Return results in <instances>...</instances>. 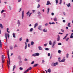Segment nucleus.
<instances>
[{"instance_id":"obj_7","label":"nucleus","mask_w":73,"mask_h":73,"mask_svg":"<svg viewBox=\"0 0 73 73\" xmlns=\"http://www.w3.org/2000/svg\"><path fill=\"white\" fill-rule=\"evenodd\" d=\"M24 11L23 10L22 12V19H24Z\"/></svg>"},{"instance_id":"obj_53","label":"nucleus","mask_w":73,"mask_h":73,"mask_svg":"<svg viewBox=\"0 0 73 73\" xmlns=\"http://www.w3.org/2000/svg\"><path fill=\"white\" fill-rule=\"evenodd\" d=\"M9 8L10 10H11V9H12V7H11V6H9Z\"/></svg>"},{"instance_id":"obj_37","label":"nucleus","mask_w":73,"mask_h":73,"mask_svg":"<svg viewBox=\"0 0 73 73\" xmlns=\"http://www.w3.org/2000/svg\"><path fill=\"white\" fill-rule=\"evenodd\" d=\"M7 38H9V33H8L7 34Z\"/></svg>"},{"instance_id":"obj_46","label":"nucleus","mask_w":73,"mask_h":73,"mask_svg":"<svg viewBox=\"0 0 73 73\" xmlns=\"http://www.w3.org/2000/svg\"><path fill=\"white\" fill-rule=\"evenodd\" d=\"M24 61H28V59L27 58H25Z\"/></svg>"},{"instance_id":"obj_19","label":"nucleus","mask_w":73,"mask_h":73,"mask_svg":"<svg viewBox=\"0 0 73 73\" xmlns=\"http://www.w3.org/2000/svg\"><path fill=\"white\" fill-rule=\"evenodd\" d=\"M66 59H62V60H61L60 61L61 62H65V61Z\"/></svg>"},{"instance_id":"obj_22","label":"nucleus","mask_w":73,"mask_h":73,"mask_svg":"<svg viewBox=\"0 0 73 73\" xmlns=\"http://www.w3.org/2000/svg\"><path fill=\"white\" fill-rule=\"evenodd\" d=\"M68 26L69 27H71V26L70 25V23H69L68 24Z\"/></svg>"},{"instance_id":"obj_24","label":"nucleus","mask_w":73,"mask_h":73,"mask_svg":"<svg viewBox=\"0 0 73 73\" xmlns=\"http://www.w3.org/2000/svg\"><path fill=\"white\" fill-rule=\"evenodd\" d=\"M0 28H1V29H3V25H2V24H0Z\"/></svg>"},{"instance_id":"obj_17","label":"nucleus","mask_w":73,"mask_h":73,"mask_svg":"<svg viewBox=\"0 0 73 73\" xmlns=\"http://www.w3.org/2000/svg\"><path fill=\"white\" fill-rule=\"evenodd\" d=\"M38 23H37L35 24L34 26V28H35L37 26H38Z\"/></svg>"},{"instance_id":"obj_49","label":"nucleus","mask_w":73,"mask_h":73,"mask_svg":"<svg viewBox=\"0 0 73 73\" xmlns=\"http://www.w3.org/2000/svg\"><path fill=\"white\" fill-rule=\"evenodd\" d=\"M58 45H62V44L61 43H58Z\"/></svg>"},{"instance_id":"obj_3","label":"nucleus","mask_w":73,"mask_h":73,"mask_svg":"<svg viewBox=\"0 0 73 73\" xmlns=\"http://www.w3.org/2000/svg\"><path fill=\"white\" fill-rule=\"evenodd\" d=\"M32 13H29V11H28L26 13L27 16H29V17H30V16H31V15H32Z\"/></svg>"},{"instance_id":"obj_45","label":"nucleus","mask_w":73,"mask_h":73,"mask_svg":"<svg viewBox=\"0 0 73 73\" xmlns=\"http://www.w3.org/2000/svg\"><path fill=\"white\" fill-rule=\"evenodd\" d=\"M4 12V10H2V11H1V13H3V12Z\"/></svg>"},{"instance_id":"obj_20","label":"nucleus","mask_w":73,"mask_h":73,"mask_svg":"<svg viewBox=\"0 0 73 73\" xmlns=\"http://www.w3.org/2000/svg\"><path fill=\"white\" fill-rule=\"evenodd\" d=\"M44 32H47V29H44L43 30Z\"/></svg>"},{"instance_id":"obj_36","label":"nucleus","mask_w":73,"mask_h":73,"mask_svg":"<svg viewBox=\"0 0 73 73\" xmlns=\"http://www.w3.org/2000/svg\"><path fill=\"white\" fill-rule=\"evenodd\" d=\"M61 3H62V0H60L59 4L61 5Z\"/></svg>"},{"instance_id":"obj_34","label":"nucleus","mask_w":73,"mask_h":73,"mask_svg":"<svg viewBox=\"0 0 73 73\" xmlns=\"http://www.w3.org/2000/svg\"><path fill=\"white\" fill-rule=\"evenodd\" d=\"M56 1V4H58V0H55Z\"/></svg>"},{"instance_id":"obj_64","label":"nucleus","mask_w":73,"mask_h":73,"mask_svg":"<svg viewBox=\"0 0 73 73\" xmlns=\"http://www.w3.org/2000/svg\"><path fill=\"white\" fill-rule=\"evenodd\" d=\"M51 15L52 16H54V13H51Z\"/></svg>"},{"instance_id":"obj_5","label":"nucleus","mask_w":73,"mask_h":73,"mask_svg":"<svg viewBox=\"0 0 73 73\" xmlns=\"http://www.w3.org/2000/svg\"><path fill=\"white\" fill-rule=\"evenodd\" d=\"M4 56L3 55L2 56V63H4Z\"/></svg>"},{"instance_id":"obj_33","label":"nucleus","mask_w":73,"mask_h":73,"mask_svg":"<svg viewBox=\"0 0 73 73\" xmlns=\"http://www.w3.org/2000/svg\"><path fill=\"white\" fill-rule=\"evenodd\" d=\"M66 57L67 58H68L69 57V54H67L66 55Z\"/></svg>"},{"instance_id":"obj_12","label":"nucleus","mask_w":73,"mask_h":73,"mask_svg":"<svg viewBox=\"0 0 73 73\" xmlns=\"http://www.w3.org/2000/svg\"><path fill=\"white\" fill-rule=\"evenodd\" d=\"M38 49L40 50H42V47L40 46H39L38 47Z\"/></svg>"},{"instance_id":"obj_23","label":"nucleus","mask_w":73,"mask_h":73,"mask_svg":"<svg viewBox=\"0 0 73 73\" xmlns=\"http://www.w3.org/2000/svg\"><path fill=\"white\" fill-rule=\"evenodd\" d=\"M0 46L1 48V47H2V44L1 43V40H0Z\"/></svg>"},{"instance_id":"obj_39","label":"nucleus","mask_w":73,"mask_h":73,"mask_svg":"<svg viewBox=\"0 0 73 73\" xmlns=\"http://www.w3.org/2000/svg\"><path fill=\"white\" fill-rule=\"evenodd\" d=\"M19 69H20L21 70H23V68H22V67H20Z\"/></svg>"},{"instance_id":"obj_29","label":"nucleus","mask_w":73,"mask_h":73,"mask_svg":"<svg viewBox=\"0 0 73 73\" xmlns=\"http://www.w3.org/2000/svg\"><path fill=\"white\" fill-rule=\"evenodd\" d=\"M48 72H49V73H50V72H51V70H50V69L49 68L48 70Z\"/></svg>"},{"instance_id":"obj_2","label":"nucleus","mask_w":73,"mask_h":73,"mask_svg":"<svg viewBox=\"0 0 73 73\" xmlns=\"http://www.w3.org/2000/svg\"><path fill=\"white\" fill-rule=\"evenodd\" d=\"M32 68L31 67H30L29 68H28L23 73H27V72H28V71L29 70H31Z\"/></svg>"},{"instance_id":"obj_60","label":"nucleus","mask_w":73,"mask_h":73,"mask_svg":"<svg viewBox=\"0 0 73 73\" xmlns=\"http://www.w3.org/2000/svg\"><path fill=\"white\" fill-rule=\"evenodd\" d=\"M38 14L39 15H41V13H40V12H38Z\"/></svg>"},{"instance_id":"obj_13","label":"nucleus","mask_w":73,"mask_h":73,"mask_svg":"<svg viewBox=\"0 0 73 73\" xmlns=\"http://www.w3.org/2000/svg\"><path fill=\"white\" fill-rule=\"evenodd\" d=\"M58 63L57 62H56L55 63H54V66H56L57 65H58Z\"/></svg>"},{"instance_id":"obj_10","label":"nucleus","mask_w":73,"mask_h":73,"mask_svg":"<svg viewBox=\"0 0 73 73\" xmlns=\"http://www.w3.org/2000/svg\"><path fill=\"white\" fill-rule=\"evenodd\" d=\"M46 5H51V3H50V1H47V3L46 4Z\"/></svg>"},{"instance_id":"obj_6","label":"nucleus","mask_w":73,"mask_h":73,"mask_svg":"<svg viewBox=\"0 0 73 73\" xmlns=\"http://www.w3.org/2000/svg\"><path fill=\"white\" fill-rule=\"evenodd\" d=\"M17 24H18V27H19L20 25H21V23H20V21H19V20H18L17 21Z\"/></svg>"},{"instance_id":"obj_32","label":"nucleus","mask_w":73,"mask_h":73,"mask_svg":"<svg viewBox=\"0 0 73 73\" xmlns=\"http://www.w3.org/2000/svg\"><path fill=\"white\" fill-rule=\"evenodd\" d=\"M49 44L50 45H52V41L51 40L49 41Z\"/></svg>"},{"instance_id":"obj_4","label":"nucleus","mask_w":73,"mask_h":73,"mask_svg":"<svg viewBox=\"0 0 73 73\" xmlns=\"http://www.w3.org/2000/svg\"><path fill=\"white\" fill-rule=\"evenodd\" d=\"M32 56L33 57H36V56H39V53H36L32 54Z\"/></svg>"},{"instance_id":"obj_61","label":"nucleus","mask_w":73,"mask_h":73,"mask_svg":"<svg viewBox=\"0 0 73 73\" xmlns=\"http://www.w3.org/2000/svg\"><path fill=\"white\" fill-rule=\"evenodd\" d=\"M21 8H20L19 9V12H21Z\"/></svg>"},{"instance_id":"obj_47","label":"nucleus","mask_w":73,"mask_h":73,"mask_svg":"<svg viewBox=\"0 0 73 73\" xmlns=\"http://www.w3.org/2000/svg\"><path fill=\"white\" fill-rule=\"evenodd\" d=\"M58 59L59 61V62H60V61H60V60H61V59H60V57L59 58H58Z\"/></svg>"},{"instance_id":"obj_55","label":"nucleus","mask_w":73,"mask_h":73,"mask_svg":"<svg viewBox=\"0 0 73 73\" xmlns=\"http://www.w3.org/2000/svg\"><path fill=\"white\" fill-rule=\"evenodd\" d=\"M34 63H35V62L33 61L31 63V64H32H32H33Z\"/></svg>"},{"instance_id":"obj_8","label":"nucleus","mask_w":73,"mask_h":73,"mask_svg":"<svg viewBox=\"0 0 73 73\" xmlns=\"http://www.w3.org/2000/svg\"><path fill=\"white\" fill-rule=\"evenodd\" d=\"M19 66H21V65H23V62H22L21 60L19 61Z\"/></svg>"},{"instance_id":"obj_48","label":"nucleus","mask_w":73,"mask_h":73,"mask_svg":"<svg viewBox=\"0 0 73 73\" xmlns=\"http://www.w3.org/2000/svg\"><path fill=\"white\" fill-rule=\"evenodd\" d=\"M41 0H36V2H37L38 3H39L40 1Z\"/></svg>"},{"instance_id":"obj_42","label":"nucleus","mask_w":73,"mask_h":73,"mask_svg":"<svg viewBox=\"0 0 73 73\" xmlns=\"http://www.w3.org/2000/svg\"><path fill=\"white\" fill-rule=\"evenodd\" d=\"M47 45H48V44L46 43V44H44V46H46Z\"/></svg>"},{"instance_id":"obj_9","label":"nucleus","mask_w":73,"mask_h":73,"mask_svg":"<svg viewBox=\"0 0 73 73\" xmlns=\"http://www.w3.org/2000/svg\"><path fill=\"white\" fill-rule=\"evenodd\" d=\"M58 38L57 39V41H60V36L59 35H58Z\"/></svg>"},{"instance_id":"obj_14","label":"nucleus","mask_w":73,"mask_h":73,"mask_svg":"<svg viewBox=\"0 0 73 73\" xmlns=\"http://www.w3.org/2000/svg\"><path fill=\"white\" fill-rule=\"evenodd\" d=\"M56 44V41H54L53 42V43H52V47L53 48L54 47V45Z\"/></svg>"},{"instance_id":"obj_30","label":"nucleus","mask_w":73,"mask_h":73,"mask_svg":"<svg viewBox=\"0 0 73 73\" xmlns=\"http://www.w3.org/2000/svg\"><path fill=\"white\" fill-rule=\"evenodd\" d=\"M47 10H48V12H47V14H49V10H50V9L49 8H48L47 9Z\"/></svg>"},{"instance_id":"obj_40","label":"nucleus","mask_w":73,"mask_h":73,"mask_svg":"<svg viewBox=\"0 0 73 73\" xmlns=\"http://www.w3.org/2000/svg\"><path fill=\"white\" fill-rule=\"evenodd\" d=\"M18 58L19 60H21V56H19L18 57Z\"/></svg>"},{"instance_id":"obj_18","label":"nucleus","mask_w":73,"mask_h":73,"mask_svg":"<svg viewBox=\"0 0 73 73\" xmlns=\"http://www.w3.org/2000/svg\"><path fill=\"white\" fill-rule=\"evenodd\" d=\"M53 20L54 21L56 22L57 21V18L55 17L53 19Z\"/></svg>"},{"instance_id":"obj_63","label":"nucleus","mask_w":73,"mask_h":73,"mask_svg":"<svg viewBox=\"0 0 73 73\" xmlns=\"http://www.w3.org/2000/svg\"><path fill=\"white\" fill-rule=\"evenodd\" d=\"M66 21H65V20H63V23H65Z\"/></svg>"},{"instance_id":"obj_57","label":"nucleus","mask_w":73,"mask_h":73,"mask_svg":"<svg viewBox=\"0 0 73 73\" xmlns=\"http://www.w3.org/2000/svg\"><path fill=\"white\" fill-rule=\"evenodd\" d=\"M51 65L52 66H54V63H52L51 64Z\"/></svg>"},{"instance_id":"obj_59","label":"nucleus","mask_w":73,"mask_h":73,"mask_svg":"<svg viewBox=\"0 0 73 73\" xmlns=\"http://www.w3.org/2000/svg\"><path fill=\"white\" fill-rule=\"evenodd\" d=\"M22 37L20 38V39H19V41H22Z\"/></svg>"},{"instance_id":"obj_26","label":"nucleus","mask_w":73,"mask_h":73,"mask_svg":"<svg viewBox=\"0 0 73 73\" xmlns=\"http://www.w3.org/2000/svg\"><path fill=\"white\" fill-rule=\"evenodd\" d=\"M15 68H16V65H14L13 66V71L15 69Z\"/></svg>"},{"instance_id":"obj_15","label":"nucleus","mask_w":73,"mask_h":73,"mask_svg":"<svg viewBox=\"0 0 73 73\" xmlns=\"http://www.w3.org/2000/svg\"><path fill=\"white\" fill-rule=\"evenodd\" d=\"M7 33H5V37L6 38V40L7 41H7H8V40L7 39Z\"/></svg>"},{"instance_id":"obj_54","label":"nucleus","mask_w":73,"mask_h":73,"mask_svg":"<svg viewBox=\"0 0 73 73\" xmlns=\"http://www.w3.org/2000/svg\"><path fill=\"white\" fill-rule=\"evenodd\" d=\"M26 42H29V39H27L26 40Z\"/></svg>"},{"instance_id":"obj_35","label":"nucleus","mask_w":73,"mask_h":73,"mask_svg":"<svg viewBox=\"0 0 73 73\" xmlns=\"http://www.w3.org/2000/svg\"><path fill=\"white\" fill-rule=\"evenodd\" d=\"M40 7V5L38 4L37 6V8H39Z\"/></svg>"},{"instance_id":"obj_50","label":"nucleus","mask_w":73,"mask_h":73,"mask_svg":"<svg viewBox=\"0 0 73 73\" xmlns=\"http://www.w3.org/2000/svg\"><path fill=\"white\" fill-rule=\"evenodd\" d=\"M70 38H73V35H71L70 37Z\"/></svg>"},{"instance_id":"obj_52","label":"nucleus","mask_w":73,"mask_h":73,"mask_svg":"<svg viewBox=\"0 0 73 73\" xmlns=\"http://www.w3.org/2000/svg\"><path fill=\"white\" fill-rule=\"evenodd\" d=\"M46 50H49V48H45Z\"/></svg>"},{"instance_id":"obj_44","label":"nucleus","mask_w":73,"mask_h":73,"mask_svg":"<svg viewBox=\"0 0 73 73\" xmlns=\"http://www.w3.org/2000/svg\"><path fill=\"white\" fill-rule=\"evenodd\" d=\"M66 37L65 36L63 38V40H65L66 38Z\"/></svg>"},{"instance_id":"obj_43","label":"nucleus","mask_w":73,"mask_h":73,"mask_svg":"<svg viewBox=\"0 0 73 73\" xmlns=\"http://www.w3.org/2000/svg\"><path fill=\"white\" fill-rule=\"evenodd\" d=\"M14 48H17V44L15 45Z\"/></svg>"},{"instance_id":"obj_27","label":"nucleus","mask_w":73,"mask_h":73,"mask_svg":"<svg viewBox=\"0 0 73 73\" xmlns=\"http://www.w3.org/2000/svg\"><path fill=\"white\" fill-rule=\"evenodd\" d=\"M8 31H9V29L8 28H7V33H10V32Z\"/></svg>"},{"instance_id":"obj_21","label":"nucleus","mask_w":73,"mask_h":73,"mask_svg":"<svg viewBox=\"0 0 73 73\" xmlns=\"http://www.w3.org/2000/svg\"><path fill=\"white\" fill-rule=\"evenodd\" d=\"M38 64H34V66H33V67H36L37 66H38Z\"/></svg>"},{"instance_id":"obj_51","label":"nucleus","mask_w":73,"mask_h":73,"mask_svg":"<svg viewBox=\"0 0 73 73\" xmlns=\"http://www.w3.org/2000/svg\"><path fill=\"white\" fill-rule=\"evenodd\" d=\"M69 40V38H67L66 39V41H68Z\"/></svg>"},{"instance_id":"obj_62","label":"nucleus","mask_w":73,"mask_h":73,"mask_svg":"<svg viewBox=\"0 0 73 73\" xmlns=\"http://www.w3.org/2000/svg\"><path fill=\"white\" fill-rule=\"evenodd\" d=\"M58 52L59 53H61V50H58Z\"/></svg>"},{"instance_id":"obj_25","label":"nucleus","mask_w":73,"mask_h":73,"mask_svg":"<svg viewBox=\"0 0 73 73\" xmlns=\"http://www.w3.org/2000/svg\"><path fill=\"white\" fill-rule=\"evenodd\" d=\"M34 44H35V43H34V42H33V41H32L31 42V45H34Z\"/></svg>"},{"instance_id":"obj_56","label":"nucleus","mask_w":73,"mask_h":73,"mask_svg":"<svg viewBox=\"0 0 73 73\" xmlns=\"http://www.w3.org/2000/svg\"><path fill=\"white\" fill-rule=\"evenodd\" d=\"M52 58V55H51L50 57V59H51Z\"/></svg>"},{"instance_id":"obj_31","label":"nucleus","mask_w":73,"mask_h":73,"mask_svg":"<svg viewBox=\"0 0 73 73\" xmlns=\"http://www.w3.org/2000/svg\"><path fill=\"white\" fill-rule=\"evenodd\" d=\"M3 17L4 18H5V17H6V15L5 14H4L3 15Z\"/></svg>"},{"instance_id":"obj_58","label":"nucleus","mask_w":73,"mask_h":73,"mask_svg":"<svg viewBox=\"0 0 73 73\" xmlns=\"http://www.w3.org/2000/svg\"><path fill=\"white\" fill-rule=\"evenodd\" d=\"M27 45H25V49H27Z\"/></svg>"},{"instance_id":"obj_38","label":"nucleus","mask_w":73,"mask_h":73,"mask_svg":"<svg viewBox=\"0 0 73 73\" xmlns=\"http://www.w3.org/2000/svg\"><path fill=\"white\" fill-rule=\"evenodd\" d=\"M10 49L11 50H12L13 49V46H11L10 47Z\"/></svg>"},{"instance_id":"obj_16","label":"nucleus","mask_w":73,"mask_h":73,"mask_svg":"<svg viewBox=\"0 0 73 73\" xmlns=\"http://www.w3.org/2000/svg\"><path fill=\"white\" fill-rule=\"evenodd\" d=\"M13 37L14 38H16V34H15V33H13Z\"/></svg>"},{"instance_id":"obj_11","label":"nucleus","mask_w":73,"mask_h":73,"mask_svg":"<svg viewBox=\"0 0 73 73\" xmlns=\"http://www.w3.org/2000/svg\"><path fill=\"white\" fill-rule=\"evenodd\" d=\"M41 27H42V26L41 25H40L38 27V29H39V30H40V31H41L42 30L41 29Z\"/></svg>"},{"instance_id":"obj_41","label":"nucleus","mask_w":73,"mask_h":73,"mask_svg":"<svg viewBox=\"0 0 73 73\" xmlns=\"http://www.w3.org/2000/svg\"><path fill=\"white\" fill-rule=\"evenodd\" d=\"M70 6V3H69L68 5H67V7H69Z\"/></svg>"},{"instance_id":"obj_28","label":"nucleus","mask_w":73,"mask_h":73,"mask_svg":"<svg viewBox=\"0 0 73 73\" xmlns=\"http://www.w3.org/2000/svg\"><path fill=\"white\" fill-rule=\"evenodd\" d=\"M33 30V28H31L30 29V32H32Z\"/></svg>"},{"instance_id":"obj_1","label":"nucleus","mask_w":73,"mask_h":73,"mask_svg":"<svg viewBox=\"0 0 73 73\" xmlns=\"http://www.w3.org/2000/svg\"><path fill=\"white\" fill-rule=\"evenodd\" d=\"M7 55L9 59V62H8V64L10 65V58H9V50L8 49Z\"/></svg>"}]
</instances>
